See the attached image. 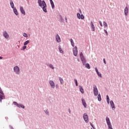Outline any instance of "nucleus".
Masks as SVG:
<instances>
[{"mask_svg":"<svg viewBox=\"0 0 129 129\" xmlns=\"http://www.w3.org/2000/svg\"><path fill=\"white\" fill-rule=\"evenodd\" d=\"M38 6L39 7H40V8H41L42 9L44 13H47V4H46V2H45V1L43 0H38Z\"/></svg>","mask_w":129,"mask_h":129,"instance_id":"obj_1","label":"nucleus"},{"mask_svg":"<svg viewBox=\"0 0 129 129\" xmlns=\"http://www.w3.org/2000/svg\"><path fill=\"white\" fill-rule=\"evenodd\" d=\"M80 59L82 62L83 65L85 66V64L87 63V60H86L85 57L84 56L82 52H81L80 53Z\"/></svg>","mask_w":129,"mask_h":129,"instance_id":"obj_2","label":"nucleus"},{"mask_svg":"<svg viewBox=\"0 0 129 129\" xmlns=\"http://www.w3.org/2000/svg\"><path fill=\"white\" fill-rule=\"evenodd\" d=\"M106 122H107V125H108V129H113L112 125L110 122V119L108 117H106Z\"/></svg>","mask_w":129,"mask_h":129,"instance_id":"obj_3","label":"nucleus"},{"mask_svg":"<svg viewBox=\"0 0 129 129\" xmlns=\"http://www.w3.org/2000/svg\"><path fill=\"white\" fill-rule=\"evenodd\" d=\"M93 94L95 96H97L98 95V90L96 85H93Z\"/></svg>","mask_w":129,"mask_h":129,"instance_id":"obj_4","label":"nucleus"},{"mask_svg":"<svg viewBox=\"0 0 129 129\" xmlns=\"http://www.w3.org/2000/svg\"><path fill=\"white\" fill-rule=\"evenodd\" d=\"M83 118L84 120L86 123H88L89 122V117L87 113H85L83 114Z\"/></svg>","mask_w":129,"mask_h":129,"instance_id":"obj_5","label":"nucleus"},{"mask_svg":"<svg viewBox=\"0 0 129 129\" xmlns=\"http://www.w3.org/2000/svg\"><path fill=\"white\" fill-rule=\"evenodd\" d=\"M14 71L15 73H16V74H20V69L19 67H18V66H16V67H14Z\"/></svg>","mask_w":129,"mask_h":129,"instance_id":"obj_6","label":"nucleus"},{"mask_svg":"<svg viewBox=\"0 0 129 129\" xmlns=\"http://www.w3.org/2000/svg\"><path fill=\"white\" fill-rule=\"evenodd\" d=\"M49 84H50L51 88H53V89L55 88V83L53 80L49 81Z\"/></svg>","mask_w":129,"mask_h":129,"instance_id":"obj_7","label":"nucleus"},{"mask_svg":"<svg viewBox=\"0 0 129 129\" xmlns=\"http://www.w3.org/2000/svg\"><path fill=\"white\" fill-rule=\"evenodd\" d=\"M81 101H82V105H83L84 107L85 108H87V103H86L85 100L84 98H82Z\"/></svg>","mask_w":129,"mask_h":129,"instance_id":"obj_8","label":"nucleus"},{"mask_svg":"<svg viewBox=\"0 0 129 129\" xmlns=\"http://www.w3.org/2000/svg\"><path fill=\"white\" fill-rule=\"evenodd\" d=\"M110 105H111V107H112V109L114 110L115 109V106L114 105V103L113 102V100L110 101Z\"/></svg>","mask_w":129,"mask_h":129,"instance_id":"obj_9","label":"nucleus"},{"mask_svg":"<svg viewBox=\"0 0 129 129\" xmlns=\"http://www.w3.org/2000/svg\"><path fill=\"white\" fill-rule=\"evenodd\" d=\"M55 39L57 43H60L61 42V38L58 34L56 35Z\"/></svg>","mask_w":129,"mask_h":129,"instance_id":"obj_10","label":"nucleus"},{"mask_svg":"<svg viewBox=\"0 0 129 129\" xmlns=\"http://www.w3.org/2000/svg\"><path fill=\"white\" fill-rule=\"evenodd\" d=\"M5 99V94H0V102L2 103V100Z\"/></svg>","mask_w":129,"mask_h":129,"instance_id":"obj_11","label":"nucleus"},{"mask_svg":"<svg viewBox=\"0 0 129 129\" xmlns=\"http://www.w3.org/2000/svg\"><path fill=\"white\" fill-rule=\"evenodd\" d=\"M90 24H91V28L92 29V31H95V27L93 22L92 21H91Z\"/></svg>","mask_w":129,"mask_h":129,"instance_id":"obj_12","label":"nucleus"},{"mask_svg":"<svg viewBox=\"0 0 129 129\" xmlns=\"http://www.w3.org/2000/svg\"><path fill=\"white\" fill-rule=\"evenodd\" d=\"M3 36L6 39H8L9 38V35L8 34V33L6 31L4 32Z\"/></svg>","mask_w":129,"mask_h":129,"instance_id":"obj_13","label":"nucleus"},{"mask_svg":"<svg viewBox=\"0 0 129 129\" xmlns=\"http://www.w3.org/2000/svg\"><path fill=\"white\" fill-rule=\"evenodd\" d=\"M20 10L21 13L23 15H25L26 13H25V10H24L23 8L22 7H20Z\"/></svg>","mask_w":129,"mask_h":129,"instance_id":"obj_14","label":"nucleus"},{"mask_svg":"<svg viewBox=\"0 0 129 129\" xmlns=\"http://www.w3.org/2000/svg\"><path fill=\"white\" fill-rule=\"evenodd\" d=\"M52 9H54L55 5L53 0H49Z\"/></svg>","mask_w":129,"mask_h":129,"instance_id":"obj_15","label":"nucleus"},{"mask_svg":"<svg viewBox=\"0 0 129 129\" xmlns=\"http://www.w3.org/2000/svg\"><path fill=\"white\" fill-rule=\"evenodd\" d=\"M80 91L82 94H84V89L81 86H79Z\"/></svg>","mask_w":129,"mask_h":129,"instance_id":"obj_16","label":"nucleus"},{"mask_svg":"<svg viewBox=\"0 0 129 129\" xmlns=\"http://www.w3.org/2000/svg\"><path fill=\"white\" fill-rule=\"evenodd\" d=\"M97 100L99 102H101L102 100L101 96L100 93L97 95Z\"/></svg>","mask_w":129,"mask_h":129,"instance_id":"obj_17","label":"nucleus"},{"mask_svg":"<svg viewBox=\"0 0 129 129\" xmlns=\"http://www.w3.org/2000/svg\"><path fill=\"white\" fill-rule=\"evenodd\" d=\"M128 13V8L127 7H126L124 9V14L125 16H127Z\"/></svg>","mask_w":129,"mask_h":129,"instance_id":"obj_18","label":"nucleus"},{"mask_svg":"<svg viewBox=\"0 0 129 129\" xmlns=\"http://www.w3.org/2000/svg\"><path fill=\"white\" fill-rule=\"evenodd\" d=\"M10 5H11V8L12 9L15 8V7H14V3H13V1L10 0Z\"/></svg>","mask_w":129,"mask_h":129,"instance_id":"obj_19","label":"nucleus"},{"mask_svg":"<svg viewBox=\"0 0 129 129\" xmlns=\"http://www.w3.org/2000/svg\"><path fill=\"white\" fill-rule=\"evenodd\" d=\"M84 66H85V68L87 69H91L90 64L89 63H85Z\"/></svg>","mask_w":129,"mask_h":129,"instance_id":"obj_20","label":"nucleus"},{"mask_svg":"<svg viewBox=\"0 0 129 129\" xmlns=\"http://www.w3.org/2000/svg\"><path fill=\"white\" fill-rule=\"evenodd\" d=\"M59 81L61 85H62L64 83V80L61 77H59Z\"/></svg>","mask_w":129,"mask_h":129,"instance_id":"obj_21","label":"nucleus"},{"mask_svg":"<svg viewBox=\"0 0 129 129\" xmlns=\"http://www.w3.org/2000/svg\"><path fill=\"white\" fill-rule=\"evenodd\" d=\"M13 9V11H14V14L16 15V16H18V11L16 9V8H14Z\"/></svg>","mask_w":129,"mask_h":129,"instance_id":"obj_22","label":"nucleus"},{"mask_svg":"<svg viewBox=\"0 0 129 129\" xmlns=\"http://www.w3.org/2000/svg\"><path fill=\"white\" fill-rule=\"evenodd\" d=\"M70 41H71V45H72V47H75V43H74L73 39L72 38H71L70 39Z\"/></svg>","mask_w":129,"mask_h":129,"instance_id":"obj_23","label":"nucleus"},{"mask_svg":"<svg viewBox=\"0 0 129 129\" xmlns=\"http://www.w3.org/2000/svg\"><path fill=\"white\" fill-rule=\"evenodd\" d=\"M58 49H59V51L60 53H64V51H63L62 50V49H61L60 46H59V47H58Z\"/></svg>","mask_w":129,"mask_h":129,"instance_id":"obj_24","label":"nucleus"},{"mask_svg":"<svg viewBox=\"0 0 129 129\" xmlns=\"http://www.w3.org/2000/svg\"><path fill=\"white\" fill-rule=\"evenodd\" d=\"M106 97L107 98V103H108V104H109V102H110L109 97L108 95H107V96H106Z\"/></svg>","mask_w":129,"mask_h":129,"instance_id":"obj_25","label":"nucleus"},{"mask_svg":"<svg viewBox=\"0 0 129 129\" xmlns=\"http://www.w3.org/2000/svg\"><path fill=\"white\" fill-rule=\"evenodd\" d=\"M78 51H73V54L75 56H77Z\"/></svg>","mask_w":129,"mask_h":129,"instance_id":"obj_26","label":"nucleus"},{"mask_svg":"<svg viewBox=\"0 0 129 129\" xmlns=\"http://www.w3.org/2000/svg\"><path fill=\"white\" fill-rule=\"evenodd\" d=\"M18 108H21L22 109H25V106L24 105H22V104L20 103L19 104V107H18Z\"/></svg>","mask_w":129,"mask_h":129,"instance_id":"obj_27","label":"nucleus"},{"mask_svg":"<svg viewBox=\"0 0 129 129\" xmlns=\"http://www.w3.org/2000/svg\"><path fill=\"white\" fill-rule=\"evenodd\" d=\"M59 20L60 22H63L64 19L61 15H60Z\"/></svg>","mask_w":129,"mask_h":129,"instance_id":"obj_28","label":"nucleus"},{"mask_svg":"<svg viewBox=\"0 0 129 129\" xmlns=\"http://www.w3.org/2000/svg\"><path fill=\"white\" fill-rule=\"evenodd\" d=\"M13 104L14 105L17 106V107H19V104H18L17 102L14 101Z\"/></svg>","mask_w":129,"mask_h":129,"instance_id":"obj_29","label":"nucleus"},{"mask_svg":"<svg viewBox=\"0 0 129 129\" xmlns=\"http://www.w3.org/2000/svg\"><path fill=\"white\" fill-rule=\"evenodd\" d=\"M44 111L47 115L49 116L50 115L49 111H48V109L44 110Z\"/></svg>","mask_w":129,"mask_h":129,"instance_id":"obj_30","label":"nucleus"},{"mask_svg":"<svg viewBox=\"0 0 129 129\" xmlns=\"http://www.w3.org/2000/svg\"><path fill=\"white\" fill-rule=\"evenodd\" d=\"M75 83L76 85V86L78 87V80L76 79H74Z\"/></svg>","mask_w":129,"mask_h":129,"instance_id":"obj_31","label":"nucleus"},{"mask_svg":"<svg viewBox=\"0 0 129 129\" xmlns=\"http://www.w3.org/2000/svg\"><path fill=\"white\" fill-rule=\"evenodd\" d=\"M97 76L99 77V78H102V75L101 74V73H100L99 72H98V73H96Z\"/></svg>","mask_w":129,"mask_h":129,"instance_id":"obj_32","label":"nucleus"},{"mask_svg":"<svg viewBox=\"0 0 129 129\" xmlns=\"http://www.w3.org/2000/svg\"><path fill=\"white\" fill-rule=\"evenodd\" d=\"M81 15L79 13H78L77 14V17L79 19H81Z\"/></svg>","mask_w":129,"mask_h":129,"instance_id":"obj_33","label":"nucleus"},{"mask_svg":"<svg viewBox=\"0 0 129 129\" xmlns=\"http://www.w3.org/2000/svg\"><path fill=\"white\" fill-rule=\"evenodd\" d=\"M103 24L104 27L105 28L108 26V24L105 21H103Z\"/></svg>","mask_w":129,"mask_h":129,"instance_id":"obj_34","label":"nucleus"},{"mask_svg":"<svg viewBox=\"0 0 129 129\" xmlns=\"http://www.w3.org/2000/svg\"><path fill=\"white\" fill-rule=\"evenodd\" d=\"M90 125L93 129H96L92 122H90Z\"/></svg>","mask_w":129,"mask_h":129,"instance_id":"obj_35","label":"nucleus"},{"mask_svg":"<svg viewBox=\"0 0 129 129\" xmlns=\"http://www.w3.org/2000/svg\"><path fill=\"white\" fill-rule=\"evenodd\" d=\"M80 19L82 20H84L85 19V16H84V15L83 14L81 15Z\"/></svg>","mask_w":129,"mask_h":129,"instance_id":"obj_36","label":"nucleus"},{"mask_svg":"<svg viewBox=\"0 0 129 129\" xmlns=\"http://www.w3.org/2000/svg\"><path fill=\"white\" fill-rule=\"evenodd\" d=\"M29 43V41L27 40L26 41H25L24 43V45L26 46L27 45L28 43Z\"/></svg>","mask_w":129,"mask_h":129,"instance_id":"obj_37","label":"nucleus"},{"mask_svg":"<svg viewBox=\"0 0 129 129\" xmlns=\"http://www.w3.org/2000/svg\"><path fill=\"white\" fill-rule=\"evenodd\" d=\"M73 51H78V47L77 46H75L74 48H73Z\"/></svg>","mask_w":129,"mask_h":129,"instance_id":"obj_38","label":"nucleus"},{"mask_svg":"<svg viewBox=\"0 0 129 129\" xmlns=\"http://www.w3.org/2000/svg\"><path fill=\"white\" fill-rule=\"evenodd\" d=\"M27 48V46L26 45H24L22 48L21 49V50H24Z\"/></svg>","mask_w":129,"mask_h":129,"instance_id":"obj_39","label":"nucleus"},{"mask_svg":"<svg viewBox=\"0 0 129 129\" xmlns=\"http://www.w3.org/2000/svg\"><path fill=\"white\" fill-rule=\"evenodd\" d=\"M49 67L50 68H51L52 69H54V68L53 64H49Z\"/></svg>","mask_w":129,"mask_h":129,"instance_id":"obj_40","label":"nucleus"},{"mask_svg":"<svg viewBox=\"0 0 129 129\" xmlns=\"http://www.w3.org/2000/svg\"><path fill=\"white\" fill-rule=\"evenodd\" d=\"M104 32H105V33H106V35H107V36L108 35V32L106 30L104 29Z\"/></svg>","mask_w":129,"mask_h":129,"instance_id":"obj_41","label":"nucleus"},{"mask_svg":"<svg viewBox=\"0 0 129 129\" xmlns=\"http://www.w3.org/2000/svg\"><path fill=\"white\" fill-rule=\"evenodd\" d=\"M0 94H4L3 91V90H2V88H1V87H0Z\"/></svg>","mask_w":129,"mask_h":129,"instance_id":"obj_42","label":"nucleus"},{"mask_svg":"<svg viewBox=\"0 0 129 129\" xmlns=\"http://www.w3.org/2000/svg\"><path fill=\"white\" fill-rule=\"evenodd\" d=\"M23 36L25 37H27V38L28 37L27 34L25 33H23Z\"/></svg>","mask_w":129,"mask_h":129,"instance_id":"obj_43","label":"nucleus"},{"mask_svg":"<svg viewBox=\"0 0 129 129\" xmlns=\"http://www.w3.org/2000/svg\"><path fill=\"white\" fill-rule=\"evenodd\" d=\"M99 23L101 27H102L103 26V25H102V22L101 21H99Z\"/></svg>","mask_w":129,"mask_h":129,"instance_id":"obj_44","label":"nucleus"},{"mask_svg":"<svg viewBox=\"0 0 129 129\" xmlns=\"http://www.w3.org/2000/svg\"><path fill=\"white\" fill-rule=\"evenodd\" d=\"M95 72H96V73H97L99 72L97 68H95Z\"/></svg>","mask_w":129,"mask_h":129,"instance_id":"obj_45","label":"nucleus"},{"mask_svg":"<svg viewBox=\"0 0 129 129\" xmlns=\"http://www.w3.org/2000/svg\"><path fill=\"white\" fill-rule=\"evenodd\" d=\"M103 61L104 63H105V64H106V60H105V58H103Z\"/></svg>","mask_w":129,"mask_h":129,"instance_id":"obj_46","label":"nucleus"},{"mask_svg":"<svg viewBox=\"0 0 129 129\" xmlns=\"http://www.w3.org/2000/svg\"><path fill=\"white\" fill-rule=\"evenodd\" d=\"M55 88H56V89H57V88H59V86H58V84H56V85H55Z\"/></svg>","mask_w":129,"mask_h":129,"instance_id":"obj_47","label":"nucleus"},{"mask_svg":"<svg viewBox=\"0 0 129 129\" xmlns=\"http://www.w3.org/2000/svg\"><path fill=\"white\" fill-rule=\"evenodd\" d=\"M9 127H10V128H11V129H14L13 126H12L11 125H10Z\"/></svg>","mask_w":129,"mask_h":129,"instance_id":"obj_48","label":"nucleus"},{"mask_svg":"<svg viewBox=\"0 0 129 129\" xmlns=\"http://www.w3.org/2000/svg\"><path fill=\"white\" fill-rule=\"evenodd\" d=\"M68 111H69V113H71V109H70V108H69V109H68Z\"/></svg>","mask_w":129,"mask_h":129,"instance_id":"obj_49","label":"nucleus"},{"mask_svg":"<svg viewBox=\"0 0 129 129\" xmlns=\"http://www.w3.org/2000/svg\"><path fill=\"white\" fill-rule=\"evenodd\" d=\"M79 12H80V14H82V12L81 9H79Z\"/></svg>","mask_w":129,"mask_h":129,"instance_id":"obj_50","label":"nucleus"},{"mask_svg":"<svg viewBox=\"0 0 129 129\" xmlns=\"http://www.w3.org/2000/svg\"><path fill=\"white\" fill-rule=\"evenodd\" d=\"M65 20H66V22H68V21H67L68 19H67V17H65Z\"/></svg>","mask_w":129,"mask_h":129,"instance_id":"obj_51","label":"nucleus"},{"mask_svg":"<svg viewBox=\"0 0 129 129\" xmlns=\"http://www.w3.org/2000/svg\"><path fill=\"white\" fill-rule=\"evenodd\" d=\"M3 59V57L2 56H0V59Z\"/></svg>","mask_w":129,"mask_h":129,"instance_id":"obj_52","label":"nucleus"},{"mask_svg":"<svg viewBox=\"0 0 129 129\" xmlns=\"http://www.w3.org/2000/svg\"><path fill=\"white\" fill-rule=\"evenodd\" d=\"M77 60H78V62L80 61V59H77Z\"/></svg>","mask_w":129,"mask_h":129,"instance_id":"obj_53","label":"nucleus"},{"mask_svg":"<svg viewBox=\"0 0 129 129\" xmlns=\"http://www.w3.org/2000/svg\"><path fill=\"white\" fill-rule=\"evenodd\" d=\"M6 119H8V117H6Z\"/></svg>","mask_w":129,"mask_h":129,"instance_id":"obj_54","label":"nucleus"},{"mask_svg":"<svg viewBox=\"0 0 129 129\" xmlns=\"http://www.w3.org/2000/svg\"><path fill=\"white\" fill-rule=\"evenodd\" d=\"M91 129H93L92 128Z\"/></svg>","mask_w":129,"mask_h":129,"instance_id":"obj_55","label":"nucleus"}]
</instances>
